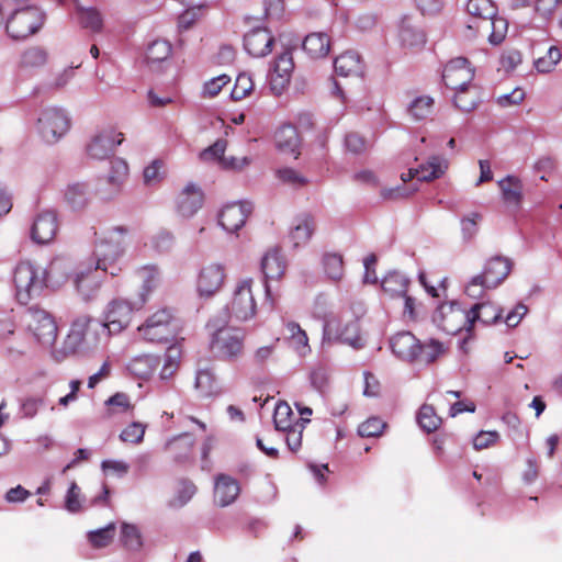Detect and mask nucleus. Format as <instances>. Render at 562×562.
Wrapping results in <instances>:
<instances>
[{
  "label": "nucleus",
  "mask_w": 562,
  "mask_h": 562,
  "mask_svg": "<svg viewBox=\"0 0 562 562\" xmlns=\"http://www.w3.org/2000/svg\"><path fill=\"white\" fill-rule=\"evenodd\" d=\"M128 228L126 226H115L108 231L102 238L95 244L94 269L76 273L74 284L79 295L85 301L95 297L99 292L101 280L98 272L101 271L111 277H117L122 271L121 259L125 252L127 244Z\"/></svg>",
  "instance_id": "nucleus-1"
},
{
  "label": "nucleus",
  "mask_w": 562,
  "mask_h": 562,
  "mask_svg": "<svg viewBox=\"0 0 562 562\" xmlns=\"http://www.w3.org/2000/svg\"><path fill=\"white\" fill-rule=\"evenodd\" d=\"M467 12L469 14L464 31L467 38H486L495 45L505 38L507 22L497 16V9L491 0H469Z\"/></svg>",
  "instance_id": "nucleus-2"
},
{
  "label": "nucleus",
  "mask_w": 562,
  "mask_h": 562,
  "mask_svg": "<svg viewBox=\"0 0 562 562\" xmlns=\"http://www.w3.org/2000/svg\"><path fill=\"white\" fill-rule=\"evenodd\" d=\"M513 261L501 255L491 257L480 274L474 276L465 286V293L473 299L481 297L486 290L502 284L513 269Z\"/></svg>",
  "instance_id": "nucleus-3"
},
{
  "label": "nucleus",
  "mask_w": 562,
  "mask_h": 562,
  "mask_svg": "<svg viewBox=\"0 0 562 562\" xmlns=\"http://www.w3.org/2000/svg\"><path fill=\"white\" fill-rule=\"evenodd\" d=\"M179 328V319L175 310L161 307L151 313L137 330L145 340L161 344L173 340Z\"/></svg>",
  "instance_id": "nucleus-4"
},
{
  "label": "nucleus",
  "mask_w": 562,
  "mask_h": 562,
  "mask_svg": "<svg viewBox=\"0 0 562 562\" xmlns=\"http://www.w3.org/2000/svg\"><path fill=\"white\" fill-rule=\"evenodd\" d=\"M13 281L18 301L26 305L46 286V271L41 270L29 260L20 261L15 267Z\"/></svg>",
  "instance_id": "nucleus-5"
},
{
  "label": "nucleus",
  "mask_w": 562,
  "mask_h": 562,
  "mask_svg": "<svg viewBox=\"0 0 562 562\" xmlns=\"http://www.w3.org/2000/svg\"><path fill=\"white\" fill-rule=\"evenodd\" d=\"M360 315L349 316L348 311H341L338 315L327 319L324 326V339L330 342H340L353 348L362 346L360 325Z\"/></svg>",
  "instance_id": "nucleus-6"
},
{
  "label": "nucleus",
  "mask_w": 562,
  "mask_h": 562,
  "mask_svg": "<svg viewBox=\"0 0 562 562\" xmlns=\"http://www.w3.org/2000/svg\"><path fill=\"white\" fill-rule=\"evenodd\" d=\"M245 338L240 328L224 326L212 334L210 349L217 359L233 362L243 357Z\"/></svg>",
  "instance_id": "nucleus-7"
},
{
  "label": "nucleus",
  "mask_w": 562,
  "mask_h": 562,
  "mask_svg": "<svg viewBox=\"0 0 562 562\" xmlns=\"http://www.w3.org/2000/svg\"><path fill=\"white\" fill-rule=\"evenodd\" d=\"M44 21L45 14L37 7H25L15 10L10 15L5 24V31L15 41L25 40L37 33Z\"/></svg>",
  "instance_id": "nucleus-8"
},
{
  "label": "nucleus",
  "mask_w": 562,
  "mask_h": 562,
  "mask_svg": "<svg viewBox=\"0 0 562 562\" xmlns=\"http://www.w3.org/2000/svg\"><path fill=\"white\" fill-rule=\"evenodd\" d=\"M0 347L8 355L14 356H22L30 348V335L16 331L15 316L12 310L0 312Z\"/></svg>",
  "instance_id": "nucleus-9"
},
{
  "label": "nucleus",
  "mask_w": 562,
  "mask_h": 562,
  "mask_svg": "<svg viewBox=\"0 0 562 562\" xmlns=\"http://www.w3.org/2000/svg\"><path fill=\"white\" fill-rule=\"evenodd\" d=\"M434 321L449 335H457L462 330L468 333L472 330L470 310L465 311L454 302L441 304L434 316Z\"/></svg>",
  "instance_id": "nucleus-10"
},
{
  "label": "nucleus",
  "mask_w": 562,
  "mask_h": 562,
  "mask_svg": "<svg viewBox=\"0 0 562 562\" xmlns=\"http://www.w3.org/2000/svg\"><path fill=\"white\" fill-rule=\"evenodd\" d=\"M142 307L137 306V300L130 302L125 299H113L106 305L102 326L110 335L120 334L130 326L134 312Z\"/></svg>",
  "instance_id": "nucleus-11"
},
{
  "label": "nucleus",
  "mask_w": 562,
  "mask_h": 562,
  "mask_svg": "<svg viewBox=\"0 0 562 562\" xmlns=\"http://www.w3.org/2000/svg\"><path fill=\"white\" fill-rule=\"evenodd\" d=\"M70 127V120L59 108L44 109L37 119V131L42 138L49 144L60 139Z\"/></svg>",
  "instance_id": "nucleus-12"
},
{
  "label": "nucleus",
  "mask_w": 562,
  "mask_h": 562,
  "mask_svg": "<svg viewBox=\"0 0 562 562\" xmlns=\"http://www.w3.org/2000/svg\"><path fill=\"white\" fill-rule=\"evenodd\" d=\"M254 280L246 279L237 283L228 311L236 319L245 322L255 317L257 304L254 295Z\"/></svg>",
  "instance_id": "nucleus-13"
},
{
  "label": "nucleus",
  "mask_w": 562,
  "mask_h": 562,
  "mask_svg": "<svg viewBox=\"0 0 562 562\" xmlns=\"http://www.w3.org/2000/svg\"><path fill=\"white\" fill-rule=\"evenodd\" d=\"M475 70L469 59L457 57L449 60L442 70V81L451 90L473 83Z\"/></svg>",
  "instance_id": "nucleus-14"
},
{
  "label": "nucleus",
  "mask_w": 562,
  "mask_h": 562,
  "mask_svg": "<svg viewBox=\"0 0 562 562\" xmlns=\"http://www.w3.org/2000/svg\"><path fill=\"white\" fill-rule=\"evenodd\" d=\"M59 231V220L54 210H43L38 212L31 227V238L38 245L52 243Z\"/></svg>",
  "instance_id": "nucleus-15"
},
{
  "label": "nucleus",
  "mask_w": 562,
  "mask_h": 562,
  "mask_svg": "<svg viewBox=\"0 0 562 562\" xmlns=\"http://www.w3.org/2000/svg\"><path fill=\"white\" fill-rule=\"evenodd\" d=\"M286 269V262L282 254L277 250H270L268 251L262 260H261V270L265 274V294H266V302L270 310H272L276 305V300L271 295L270 286L268 284L269 280H279L283 277Z\"/></svg>",
  "instance_id": "nucleus-16"
},
{
  "label": "nucleus",
  "mask_w": 562,
  "mask_h": 562,
  "mask_svg": "<svg viewBox=\"0 0 562 562\" xmlns=\"http://www.w3.org/2000/svg\"><path fill=\"white\" fill-rule=\"evenodd\" d=\"M293 69L292 53L285 49L277 56L273 71L270 74V89L274 95H281L289 86Z\"/></svg>",
  "instance_id": "nucleus-17"
},
{
  "label": "nucleus",
  "mask_w": 562,
  "mask_h": 562,
  "mask_svg": "<svg viewBox=\"0 0 562 562\" xmlns=\"http://www.w3.org/2000/svg\"><path fill=\"white\" fill-rule=\"evenodd\" d=\"M225 268L218 263L203 267L198 276L196 290L200 296L210 297L221 290L225 280Z\"/></svg>",
  "instance_id": "nucleus-18"
},
{
  "label": "nucleus",
  "mask_w": 562,
  "mask_h": 562,
  "mask_svg": "<svg viewBox=\"0 0 562 562\" xmlns=\"http://www.w3.org/2000/svg\"><path fill=\"white\" fill-rule=\"evenodd\" d=\"M124 140L122 133H116L112 128L103 130L95 135L87 146V153L91 158L105 159L109 158L117 145Z\"/></svg>",
  "instance_id": "nucleus-19"
},
{
  "label": "nucleus",
  "mask_w": 562,
  "mask_h": 562,
  "mask_svg": "<svg viewBox=\"0 0 562 562\" xmlns=\"http://www.w3.org/2000/svg\"><path fill=\"white\" fill-rule=\"evenodd\" d=\"M251 212L252 205L250 202L229 203L220 212L218 222L225 231L234 233L245 225Z\"/></svg>",
  "instance_id": "nucleus-20"
},
{
  "label": "nucleus",
  "mask_w": 562,
  "mask_h": 562,
  "mask_svg": "<svg viewBox=\"0 0 562 562\" xmlns=\"http://www.w3.org/2000/svg\"><path fill=\"white\" fill-rule=\"evenodd\" d=\"M274 37L266 27H256L244 36V47L252 57H265L271 53Z\"/></svg>",
  "instance_id": "nucleus-21"
},
{
  "label": "nucleus",
  "mask_w": 562,
  "mask_h": 562,
  "mask_svg": "<svg viewBox=\"0 0 562 562\" xmlns=\"http://www.w3.org/2000/svg\"><path fill=\"white\" fill-rule=\"evenodd\" d=\"M400 43L403 48L418 50L426 44V34L418 21L412 16H404L398 31Z\"/></svg>",
  "instance_id": "nucleus-22"
},
{
  "label": "nucleus",
  "mask_w": 562,
  "mask_h": 562,
  "mask_svg": "<svg viewBox=\"0 0 562 562\" xmlns=\"http://www.w3.org/2000/svg\"><path fill=\"white\" fill-rule=\"evenodd\" d=\"M447 168L448 162L445 158L432 156L426 165H422L419 168L409 169L407 172L402 173L401 179L403 182H407L413 179H417L418 181H431L441 177Z\"/></svg>",
  "instance_id": "nucleus-23"
},
{
  "label": "nucleus",
  "mask_w": 562,
  "mask_h": 562,
  "mask_svg": "<svg viewBox=\"0 0 562 562\" xmlns=\"http://www.w3.org/2000/svg\"><path fill=\"white\" fill-rule=\"evenodd\" d=\"M391 349L400 359L413 362L417 361L420 342L412 333L401 331L391 338Z\"/></svg>",
  "instance_id": "nucleus-24"
},
{
  "label": "nucleus",
  "mask_w": 562,
  "mask_h": 562,
  "mask_svg": "<svg viewBox=\"0 0 562 562\" xmlns=\"http://www.w3.org/2000/svg\"><path fill=\"white\" fill-rule=\"evenodd\" d=\"M92 321L89 315H80L74 319L70 331L64 341L66 355H75L81 349Z\"/></svg>",
  "instance_id": "nucleus-25"
},
{
  "label": "nucleus",
  "mask_w": 562,
  "mask_h": 562,
  "mask_svg": "<svg viewBox=\"0 0 562 562\" xmlns=\"http://www.w3.org/2000/svg\"><path fill=\"white\" fill-rule=\"evenodd\" d=\"M29 328L34 337L42 342L54 340L57 334V326L54 318L44 311H36L32 314Z\"/></svg>",
  "instance_id": "nucleus-26"
},
{
  "label": "nucleus",
  "mask_w": 562,
  "mask_h": 562,
  "mask_svg": "<svg viewBox=\"0 0 562 562\" xmlns=\"http://www.w3.org/2000/svg\"><path fill=\"white\" fill-rule=\"evenodd\" d=\"M136 277L142 282L140 292L137 297V306H144L160 282V272L155 265H145L139 267L136 271Z\"/></svg>",
  "instance_id": "nucleus-27"
},
{
  "label": "nucleus",
  "mask_w": 562,
  "mask_h": 562,
  "mask_svg": "<svg viewBox=\"0 0 562 562\" xmlns=\"http://www.w3.org/2000/svg\"><path fill=\"white\" fill-rule=\"evenodd\" d=\"M203 203V192L194 184H188L177 198V210L184 216L194 215Z\"/></svg>",
  "instance_id": "nucleus-28"
},
{
  "label": "nucleus",
  "mask_w": 562,
  "mask_h": 562,
  "mask_svg": "<svg viewBox=\"0 0 562 562\" xmlns=\"http://www.w3.org/2000/svg\"><path fill=\"white\" fill-rule=\"evenodd\" d=\"M240 488L238 482L229 475L220 474L215 481L214 501L220 506H228L235 502L239 495Z\"/></svg>",
  "instance_id": "nucleus-29"
},
{
  "label": "nucleus",
  "mask_w": 562,
  "mask_h": 562,
  "mask_svg": "<svg viewBox=\"0 0 562 562\" xmlns=\"http://www.w3.org/2000/svg\"><path fill=\"white\" fill-rule=\"evenodd\" d=\"M316 228V222L312 214L304 213L300 215L290 231L289 238L293 247L306 245Z\"/></svg>",
  "instance_id": "nucleus-30"
},
{
  "label": "nucleus",
  "mask_w": 562,
  "mask_h": 562,
  "mask_svg": "<svg viewBox=\"0 0 562 562\" xmlns=\"http://www.w3.org/2000/svg\"><path fill=\"white\" fill-rule=\"evenodd\" d=\"M278 149L283 154H291L294 158L300 155L301 139L299 132L294 125H282L274 135Z\"/></svg>",
  "instance_id": "nucleus-31"
},
{
  "label": "nucleus",
  "mask_w": 562,
  "mask_h": 562,
  "mask_svg": "<svg viewBox=\"0 0 562 562\" xmlns=\"http://www.w3.org/2000/svg\"><path fill=\"white\" fill-rule=\"evenodd\" d=\"M303 49L312 58H324L330 50V37L324 32H314L305 36Z\"/></svg>",
  "instance_id": "nucleus-32"
},
{
  "label": "nucleus",
  "mask_w": 562,
  "mask_h": 562,
  "mask_svg": "<svg viewBox=\"0 0 562 562\" xmlns=\"http://www.w3.org/2000/svg\"><path fill=\"white\" fill-rule=\"evenodd\" d=\"M334 68L341 77L359 75L362 71L361 58L356 52H344L335 58Z\"/></svg>",
  "instance_id": "nucleus-33"
},
{
  "label": "nucleus",
  "mask_w": 562,
  "mask_h": 562,
  "mask_svg": "<svg viewBox=\"0 0 562 562\" xmlns=\"http://www.w3.org/2000/svg\"><path fill=\"white\" fill-rule=\"evenodd\" d=\"M472 327L475 323L492 325L502 317V311L491 302H483L473 305L470 310Z\"/></svg>",
  "instance_id": "nucleus-34"
},
{
  "label": "nucleus",
  "mask_w": 562,
  "mask_h": 562,
  "mask_svg": "<svg viewBox=\"0 0 562 562\" xmlns=\"http://www.w3.org/2000/svg\"><path fill=\"white\" fill-rule=\"evenodd\" d=\"M194 387L202 397H214L222 393V389L211 369L198 370Z\"/></svg>",
  "instance_id": "nucleus-35"
},
{
  "label": "nucleus",
  "mask_w": 562,
  "mask_h": 562,
  "mask_svg": "<svg viewBox=\"0 0 562 562\" xmlns=\"http://www.w3.org/2000/svg\"><path fill=\"white\" fill-rule=\"evenodd\" d=\"M502 191L503 201L507 205L519 207L522 200V184L521 181L513 176H507L498 182Z\"/></svg>",
  "instance_id": "nucleus-36"
},
{
  "label": "nucleus",
  "mask_w": 562,
  "mask_h": 562,
  "mask_svg": "<svg viewBox=\"0 0 562 562\" xmlns=\"http://www.w3.org/2000/svg\"><path fill=\"white\" fill-rule=\"evenodd\" d=\"M453 103L462 112L473 111L480 103V92L475 85H469L464 88L453 89Z\"/></svg>",
  "instance_id": "nucleus-37"
},
{
  "label": "nucleus",
  "mask_w": 562,
  "mask_h": 562,
  "mask_svg": "<svg viewBox=\"0 0 562 562\" xmlns=\"http://www.w3.org/2000/svg\"><path fill=\"white\" fill-rule=\"evenodd\" d=\"M193 446L194 438L189 434H183L168 441L166 449L176 461H184L191 456Z\"/></svg>",
  "instance_id": "nucleus-38"
},
{
  "label": "nucleus",
  "mask_w": 562,
  "mask_h": 562,
  "mask_svg": "<svg viewBox=\"0 0 562 562\" xmlns=\"http://www.w3.org/2000/svg\"><path fill=\"white\" fill-rule=\"evenodd\" d=\"M409 281L406 277L398 272L389 273L382 280L381 286L384 293L391 297L405 296L407 293Z\"/></svg>",
  "instance_id": "nucleus-39"
},
{
  "label": "nucleus",
  "mask_w": 562,
  "mask_h": 562,
  "mask_svg": "<svg viewBox=\"0 0 562 562\" xmlns=\"http://www.w3.org/2000/svg\"><path fill=\"white\" fill-rule=\"evenodd\" d=\"M65 200L72 210L83 209L89 201V190L85 183L69 184L65 191Z\"/></svg>",
  "instance_id": "nucleus-40"
},
{
  "label": "nucleus",
  "mask_w": 562,
  "mask_h": 562,
  "mask_svg": "<svg viewBox=\"0 0 562 562\" xmlns=\"http://www.w3.org/2000/svg\"><path fill=\"white\" fill-rule=\"evenodd\" d=\"M172 52L171 44L166 40L151 42L146 50V60L149 66L167 60Z\"/></svg>",
  "instance_id": "nucleus-41"
},
{
  "label": "nucleus",
  "mask_w": 562,
  "mask_h": 562,
  "mask_svg": "<svg viewBox=\"0 0 562 562\" xmlns=\"http://www.w3.org/2000/svg\"><path fill=\"white\" fill-rule=\"evenodd\" d=\"M417 423L426 432H434L440 427L442 419L432 405L424 404L418 411Z\"/></svg>",
  "instance_id": "nucleus-42"
},
{
  "label": "nucleus",
  "mask_w": 562,
  "mask_h": 562,
  "mask_svg": "<svg viewBox=\"0 0 562 562\" xmlns=\"http://www.w3.org/2000/svg\"><path fill=\"white\" fill-rule=\"evenodd\" d=\"M77 18L79 24L92 32H100L103 26L101 13L94 8H82L77 5Z\"/></svg>",
  "instance_id": "nucleus-43"
},
{
  "label": "nucleus",
  "mask_w": 562,
  "mask_h": 562,
  "mask_svg": "<svg viewBox=\"0 0 562 562\" xmlns=\"http://www.w3.org/2000/svg\"><path fill=\"white\" fill-rule=\"evenodd\" d=\"M286 330L289 333V339L291 344L301 356H305L311 351L308 346V337L305 330H303L299 324L289 322L286 324Z\"/></svg>",
  "instance_id": "nucleus-44"
},
{
  "label": "nucleus",
  "mask_w": 562,
  "mask_h": 562,
  "mask_svg": "<svg viewBox=\"0 0 562 562\" xmlns=\"http://www.w3.org/2000/svg\"><path fill=\"white\" fill-rule=\"evenodd\" d=\"M296 420L294 413L290 405L285 402H280L276 405L273 413V423L277 430H285L294 426L293 420Z\"/></svg>",
  "instance_id": "nucleus-45"
},
{
  "label": "nucleus",
  "mask_w": 562,
  "mask_h": 562,
  "mask_svg": "<svg viewBox=\"0 0 562 562\" xmlns=\"http://www.w3.org/2000/svg\"><path fill=\"white\" fill-rule=\"evenodd\" d=\"M435 101L431 97L420 95L411 102L408 106V113L414 120L420 121L428 117L432 113Z\"/></svg>",
  "instance_id": "nucleus-46"
},
{
  "label": "nucleus",
  "mask_w": 562,
  "mask_h": 562,
  "mask_svg": "<svg viewBox=\"0 0 562 562\" xmlns=\"http://www.w3.org/2000/svg\"><path fill=\"white\" fill-rule=\"evenodd\" d=\"M562 58L561 49L558 46H551L546 55L535 60V67L540 74H549L555 69V66Z\"/></svg>",
  "instance_id": "nucleus-47"
},
{
  "label": "nucleus",
  "mask_w": 562,
  "mask_h": 562,
  "mask_svg": "<svg viewBox=\"0 0 562 562\" xmlns=\"http://www.w3.org/2000/svg\"><path fill=\"white\" fill-rule=\"evenodd\" d=\"M116 527L114 522L109 524L106 527L90 531L88 540L95 549H102L111 544L114 539Z\"/></svg>",
  "instance_id": "nucleus-48"
},
{
  "label": "nucleus",
  "mask_w": 562,
  "mask_h": 562,
  "mask_svg": "<svg viewBox=\"0 0 562 562\" xmlns=\"http://www.w3.org/2000/svg\"><path fill=\"white\" fill-rule=\"evenodd\" d=\"M179 366H180V350L175 346H170L166 351L165 361H164V366L159 372V378L161 380L171 379L177 373Z\"/></svg>",
  "instance_id": "nucleus-49"
},
{
  "label": "nucleus",
  "mask_w": 562,
  "mask_h": 562,
  "mask_svg": "<svg viewBox=\"0 0 562 562\" xmlns=\"http://www.w3.org/2000/svg\"><path fill=\"white\" fill-rule=\"evenodd\" d=\"M324 270L329 279L341 280L344 276V260L339 254H325L323 257Z\"/></svg>",
  "instance_id": "nucleus-50"
},
{
  "label": "nucleus",
  "mask_w": 562,
  "mask_h": 562,
  "mask_svg": "<svg viewBox=\"0 0 562 562\" xmlns=\"http://www.w3.org/2000/svg\"><path fill=\"white\" fill-rule=\"evenodd\" d=\"M121 542L127 550H139L143 547V541L137 527L130 524H123L121 529Z\"/></svg>",
  "instance_id": "nucleus-51"
},
{
  "label": "nucleus",
  "mask_w": 562,
  "mask_h": 562,
  "mask_svg": "<svg viewBox=\"0 0 562 562\" xmlns=\"http://www.w3.org/2000/svg\"><path fill=\"white\" fill-rule=\"evenodd\" d=\"M307 423H310L308 418H297L293 427L284 430L286 432L285 441L291 451L296 452L301 448L302 434Z\"/></svg>",
  "instance_id": "nucleus-52"
},
{
  "label": "nucleus",
  "mask_w": 562,
  "mask_h": 562,
  "mask_svg": "<svg viewBox=\"0 0 562 562\" xmlns=\"http://www.w3.org/2000/svg\"><path fill=\"white\" fill-rule=\"evenodd\" d=\"M277 177L282 183L295 189L306 187L310 183L305 176L293 168L286 167L278 169Z\"/></svg>",
  "instance_id": "nucleus-53"
},
{
  "label": "nucleus",
  "mask_w": 562,
  "mask_h": 562,
  "mask_svg": "<svg viewBox=\"0 0 562 562\" xmlns=\"http://www.w3.org/2000/svg\"><path fill=\"white\" fill-rule=\"evenodd\" d=\"M47 53L42 47H30L22 54L21 66L24 68H35L45 65Z\"/></svg>",
  "instance_id": "nucleus-54"
},
{
  "label": "nucleus",
  "mask_w": 562,
  "mask_h": 562,
  "mask_svg": "<svg viewBox=\"0 0 562 562\" xmlns=\"http://www.w3.org/2000/svg\"><path fill=\"white\" fill-rule=\"evenodd\" d=\"M254 90V81L247 74H239L231 91V98L234 101H240L248 97Z\"/></svg>",
  "instance_id": "nucleus-55"
},
{
  "label": "nucleus",
  "mask_w": 562,
  "mask_h": 562,
  "mask_svg": "<svg viewBox=\"0 0 562 562\" xmlns=\"http://www.w3.org/2000/svg\"><path fill=\"white\" fill-rule=\"evenodd\" d=\"M561 7L562 0H535L533 3L536 14L544 21H551Z\"/></svg>",
  "instance_id": "nucleus-56"
},
{
  "label": "nucleus",
  "mask_w": 562,
  "mask_h": 562,
  "mask_svg": "<svg viewBox=\"0 0 562 562\" xmlns=\"http://www.w3.org/2000/svg\"><path fill=\"white\" fill-rule=\"evenodd\" d=\"M146 428L147 425L138 422H133L122 430V432L120 434V439L123 442L135 445L140 443L144 439Z\"/></svg>",
  "instance_id": "nucleus-57"
},
{
  "label": "nucleus",
  "mask_w": 562,
  "mask_h": 562,
  "mask_svg": "<svg viewBox=\"0 0 562 562\" xmlns=\"http://www.w3.org/2000/svg\"><path fill=\"white\" fill-rule=\"evenodd\" d=\"M279 340L280 339L277 338L272 344L257 348L251 358L254 364L262 367L273 361L277 358V346Z\"/></svg>",
  "instance_id": "nucleus-58"
},
{
  "label": "nucleus",
  "mask_w": 562,
  "mask_h": 562,
  "mask_svg": "<svg viewBox=\"0 0 562 562\" xmlns=\"http://www.w3.org/2000/svg\"><path fill=\"white\" fill-rule=\"evenodd\" d=\"M386 427V423L379 417H370L358 427L361 437H379Z\"/></svg>",
  "instance_id": "nucleus-59"
},
{
  "label": "nucleus",
  "mask_w": 562,
  "mask_h": 562,
  "mask_svg": "<svg viewBox=\"0 0 562 562\" xmlns=\"http://www.w3.org/2000/svg\"><path fill=\"white\" fill-rule=\"evenodd\" d=\"M443 351V346L438 340H430L428 344L424 345L420 344V352L418 353L417 361L431 363L442 355Z\"/></svg>",
  "instance_id": "nucleus-60"
},
{
  "label": "nucleus",
  "mask_w": 562,
  "mask_h": 562,
  "mask_svg": "<svg viewBox=\"0 0 562 562\" xmlns=\"http://www.w3.org/2000/svg\"><path fill=\"white\" fill-rule=\"evenodd\" d=\"M522 63V55L518 49H505L499 57V66L506 71H514Z\"/></svg>",
  "instance_id": "nucleus-61"
},
{
  "label": "nucleus",
  "mask_w": 562,
  "mask_h": 562,
  "mask_svg": "<svg viewBox=\"0 0 562 562\" xmlns=\"http://www.w3.org/2000/svg\"><path fill=\"white\" fill-rule=\"evenodd\" d=\"M226 149V142L223 139H217L213 145L209 146L200 154V159L203 161H212L218 160L220 164H223V159H225L224 153Z\"/></svg>",
  "instance_id": "nucleus-62"
},
{
  "label": "nucleus",
  "mask_w": 562,
  "mask_h": 562,
  "mask_svg": "<svg viewBox=\"0 0 562 562\" xmlns=\"http://www.w3.org/2000/svg\"><path fill=\"white\" fill-rule=\"evenodd\" d=\"M195 492L196 486L192 482L182 481L176 497L171 502V505L176 507L186 505L192 498Z\"/></svg>",
  "instance_id": "nucleus-63"
},
{
  "label": "nucleus",
  "mask_w": 562,
  "mask_h": 562,
  "mask_svg": "<svg viewBox=\"0 0 562 562\" xmlns=\"http://www.w3.org/2000/svg\"><path fill=\"white\" fill-rule=\"evenodd\" d=\"M65 508L70 513L81 510V492L76 482H71L65 499Z\"/></svg>",
  "instance_id": "nucleus-64"
}]
</instances>
